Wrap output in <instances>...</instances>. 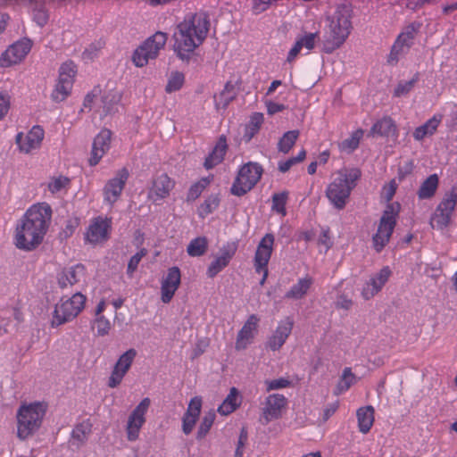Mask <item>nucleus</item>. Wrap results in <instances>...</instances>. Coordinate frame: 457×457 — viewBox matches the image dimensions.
<instances>
[{
	"instance_id": "37",
	"label": "nucleus",
	"mask_w": 457,
	"mask_h": 457,
	"mask_svg": "<svg viewBox=\"0 0 457 457\" xmlns=\"http://www.w3.org/2000/svg\"><path fill=\"white\" fill-rule=\"evenodd\" d=\"M238 92L237 81L233 83L228 81L224 87L223 91L220 95V100L223 108H226L231 101H233Z\"/></svg>"
},
{
	"instance_id": "19",
	"label": "nucleus",
	"mask_w": 457,
	"mask_h": 457,
	"mask_svg": "<svg viewBox=\"0 0 457 457\" xmlns=\"http://www.w3.org/2000/svg\"><path fill=\"white\" fill-rule=\"evenodd\" d=\"M259 320V318L255 314L249 316L242 328L237 333L235 346L237 350L245 349L251 343V340L254 337V332L257 330Z\"/></svg>"
},
{
	"instance_id": "42",
	"label": "nucleus",
	"mask_w": 457,
	"mask_h": 457,
	"mask_svg": "<svg viewBox=\"0 0 457 457\" xmlns=\"http://www.w3.org/2000/svg\"><path fill=\"white\" fill-rule=\"evenodd\" d=\"M185 81V77L182 72L179 71H173L171 72L168 83L165 87V91L167 93H172L175 91L179 90Z\"/></svg>"
},
{
	"instance_id": "38",
	"label": "nucleus",
	"mask_w": 457,
	"mask_h": 457,
	"mask_svg": "<svg viewBox=\"0 0 457 457\" xmlns=\"http://www.w3.org/2000/svg\"><path fill=\"white\" fill-rule=\"evenodd\" d=\"M215 412L213 411H210L203 417L200 426L197 430L196 439L201 440L209 433L214 420H215Z\"/></svg>"
},
{
	"instance_id": "44",
	"label": "nucleus",
	"mask_w": 457,
	"mask_h": 457,
	"mask_svg": "<svg viewBox=\"0 0 457 457\" xmlns=\"http://www.w3.org/2000/svg\"><path fill=\"white\" fill-rule=\"evenodd\" d=\"M287 197H288V193L287 191L274 194L272 195V206H271L272 210L277 212L278 213H281V214L285 215Z\"/></svg>"
},
{
	"instance_id": "61",
	"label": "nucleus",
	"mask_w": 457,
	"mask_h": 457,
	"mask_svg": "<svg viewBox=\"0 0 457 457\" xmlns=\"http://www.w3.org/2000/svg\"><path fill=\"white\" fill-rule=\"evenodd\" d=\"M97 45H98V46H96L93 44V45H91V46H89V48H87V49L83 52V54H82L83 58H84V59H87V60H92V59L94 58V56H95V54H96V51L102 47V46H101V43H100V42H98V43H97Z\"/></svg>"
},
{
	"instance_id": "6",
	"label": "nucleus",
	"mask_w": 457,
	"mask_h": 457,
	"mask_svg": "<svg viewBox=\"0 0 457 457\" xmlns=\"http://www.w3.org/2000/svg\"><path fill=\"white\" fill-rule=\"evenodd\" d=\"M262 172V167L257 162H249L244 164L238 170L230 193L237 196L245 195L257 184Z\"/></svg>"
},
{
	"instance_id": "45",
	"label": "nucleus",
	"mask_w": 457,
	"mask_h": 457,
	"mask_svg": "<svg viewBox=\"0 0 457 457\" xmlns=\"http://www.w3.org/2000/svg\"><path fill=\"white\" fill-rule=\"evenodd\" d=\"M390 274V269L388 267H384L375 277L370 278L371 286L374 287L375 291H379L382 288L387 281Z\"/></svg>"
},
{
	"instance_id": "49",
	"label": "nucleus",
	"mask_w": 457,
	"mask_h": 457,
	"mask_svg": "<svg viewBox=\"0 0 457 457\" xmlns=\"http://www.w3.org/2000/svg\"><path fill=\"white\" fill-rule=\"evenodd\" d=\"M95 325L96 327L97 335L104 337L107 335L111 329V322L104 316H100L96 319Z\"/></svg>"
},
{
	"instance_id": "48",
	"label": "nucleus",
	"mask_w": 457,
	"mask_h": 457,
	"mask_svg": "<svg viewBox=\"0 0 457 457\" xmlns=\"http://www.w3.org/2000/svg\"><path fill=\"white\" fill-rule=\"evenodd\" d=\"M76 73V65L71 61L62 63L59 70L60 78L63 77V79H65V77H67V79H70L72 82H74Z\"/></svg>"
},
{
	"instance_id": "2",
	"label": "nucleus",
	"mask_w": 457,
	"mask_h": 457,
	"mask_svg": "<svg viewBox=\"0 0 457 457\" xmlns=\"http://www.w3.org/2000/svg\"><path fill=\"white\" fill-rule=\"evenodd\" d=\"M210 27L206 14H194L188 21L185 20L177 26L173 34V48L181 60L188 61L190 54L205 39Z\"/></svg>"
},
{
	"instance_id": "62",
	"label": "nucleus",
	"mask_w": 457,
	"mask_h": 457,
	"mask_svg": "<svg viewBox=\"0 0 457 457\" xmlns=\"http://www.w3.org/2000/svg\"><path fill=\"white\" fill-rule=\"evenodd\" d=\"M97 45H98V46H96L93 44V45H91V46H89V48H87V49L83 52V54H82L83 58H84V59H87V60H92V59L94 58V56H95V54H96V51L102 47V46H101V43H100V42H98V43H97Z\"/></svg>"
},
{
	"instance_id": "28",
	"label": "nucleus",
	"mask_w": 457,
	"mask_h": 457,
	"mask_svg": "<svg viewBox=\"0 0 457 457\" xmlns=\"http://www.w3.org/2000/svg\"><path fill=\"white\" fill-rule=\"evenodd\" d=\"M92 433V423L89 420H83L77 424L71 432L72 445L79 448L87 441Z\"/></svg>"
},
{
	"instance_id": "14",
	"label": "nucleus",
	"mask_w": 457,
	"mask_h": 457,
	"mask_svg": "<svg viewBox=\"0 0 457 457\" xmlns=\"http://www.w3.org/2000/svg\"><path fill=\"white\" fill-rule=\"evenodd\" d=\"M286 404L287 398L283 395L273 394L269 395L266 398L265 406L262 408V423L266 425L271 420L278 419Z\"/></svg>"
},
{
	"instance_id": "4",
	"label": "nucleus",
	"mask_w": 457,
	"mask_h": 457,
	"mask_svg": "<svg viewBox=\"0 0 457 457\" xmlns=\"http://www.w3.org/2000/svg\"><path fill=\"white\" fill-rule=\"evenodd\" d=\"M351 21L346 11H337L330 19L328 31L326 32L323 51L331 54L339 48L350 33Z\"/></svg>"
},
{
	"instance_id": "59",
	"label": "nucleus",
	"mask_w": 457,
	"mask_h": 457,
	"mask_svg": "<svg viewBox=\"0 0 457 457\" xmlns=\"http://www.w3.org/2000/svg\"><path fill=\"white\" fill-rule=\"evenodd\" d=\"M404 51H402L395 44L392 46L390 54L387 59V62L390 64H395L398 62L399 55L403 54Z\"/></svg>"
},
{
	"instance_id": "9",
	"label": "nucleus",
	"mask_w": 457,
	"mask_h": 457,
	"mask_svg": "<svg viewBox=\"0 0 457 457\" xmlns=\"http://www.w3.org/2000/svg\"><path fill=\"white\" fill-rule=\"evenodd\" d=\"M456 203L457 189L453 187L450 192L445 194L444 199L436 207L433 220L438 229H443L449 225Z\"/></svg>"
},
{
	"instance_id": "53",
	"label": "nucleus",
	"mask_w": 457,
	"mask_h": 457,
	"mask_svg": "<svg viewBox=\"0 0 457 457\" xmlns=\"http://www.w3.org/2000/svg\"><path fill=\"white\" fill-rule=\"evenodd\" d=\"M318 37V33H309L297 40L300 43L302 48L305 47L308 50H312L315 45V39Z\"/></svg>"
},
{
	"instance_id": "27",
	"label": "nucleus",
	"mask_w": 457,
	"mask_h": 457,
	"mask_svg": "<svg viewBox=\"0 0 457 457\" xmlns=\"http://www.w3.org/2000/svg\"><path fill=\"white\" fill-rule=\"evenodd\" d=\"M84 271V266L82 264H77L75 266L64 269L58 275V284L60 287L64 288L67 286H72L79 282V275Z\"/></svg>"
},
{
	"instance_id": "12",
	"label": "nucleus",
	"mask_w": 457,
	"mask_h": 457,
	"mask_svg": "<svg viewBox=\"0 0 457 457\" xmlns=\"http://www.w3.org/2000/svg\"><path fill=\"white\" fill-rule=\"evenodd\" d=\"M32 42L29 38H23L12 44L9 48L2 54L0 58V65L9 67L21 62L30 51Z\"/></svg>"
},
{
	"instance_id": "13",
	"label": "nucleus",
	"mask_w": 457,
	"mask_h": 457,
	"mask_svg": "<svg viewBox=\"0 0 457 457\" xmlns=\"http://www.w3.org/2000/svg\"><path fill=\"white\" fill-rule=\"evenodd\" d=\"M150 403L149 398H144L129 415L127 425L128 439L129 441L137 438L139 429L145 423V414L150 406Z\"/></svg>"
},
{
	"instance_id": "17",
	"label": "nucleus",
	"mask_w": 457,
	"mask_h": 457,
	"mask_svg": "<svg viewBox=\"0 0 457 457\" xmlns=\"http://www.w3.org/2000/svg\"><path fill=\"white\" fill-rule=\"evenodd\" d=\"M111 130L104 129L94 138L91 157L89 159V164L91 166L96 165L103 157V155L109 149L111 144Z\"/></svg>"
},
{
	"instance_id": "39",
	"label": "nucleus",
	"mask_w": 457,
	"mask_h": 457,
	"mask_svg": "<svg viewBox=\"0 0 457 457\" xmlns=\"http://www.w3.org/2000/svg\"><path fill=\"white\" fill-rule=\"evenodd\" d=\"M220 204V198L217 195H211L205 201L200 205L198 209V214L200 217L204 218L208 214L215 211Z\"/></svg>"
},
{
	"instance_id": "29",
	"label": "nucleus",
	"mask_w": 457,
	"mask_h": 457,
	"mask_svg": "<svg viewBox=\"0 0 457 457\" xmlns=\"http://www.w3.org/2000/svg\"><path fill=\"white\" fill-rule=\"evenodd\" d=\"M356 415L360 432L367 434L374 423V408L371 405L361 407Z\"/></svg>"
},
{
	"instance_id": "23",
	"label": "nucleus",
	"mask_w": 457,
	"mask_h": 457,
	"mask_svg": "<svg viewBox=\"0 0 457 457\" xmlns=\"http://www.w3.org/2000/svg\"><path fill=\"white\" fill-rule=\"evenodd\" d=\"M173 187L174 182L168 177V175L161 174L156 177L153 182V186L149 191V198L154 202L162 200L169 195Z\"/></svg>"
},
{
	"instance_id": "30",
	"label": "nucleus",
	"mask_w": 457,
	"mask_h": 457,
	"mask_svg": "<svg viewBox=\"0 0 457 457\" xmlns=\"http://www.w3.org/2000/svg\"><path fill=\"white\" fill-rule=\"evenodd\" d=\"M439 183L436 174L428 176L420 185L418 190V197L420 199H429L434 196Z\"/></svg>"
},
{
	"instance_id": "63",
	"label": "nucleus",
	"mask_w": 457,
	"mask_h": 457,
	"mask_svg": "<svg viewBox=\"0 0 457 457\" xmlns=\"http://www.w3.org/2000/svg\"><path fill=\"white\" fill-rule=\"evenodd\" d=\"M247 440H248V431L245 427H243L239 433L237 447L243 449L245 447V444L247 443Z\"/></svg>"
},
{
	"instance_id": "51",
	"label": "nucleus",
	"mask_w": 457,
	"mask_h": 457,
	"mask_svg": "<svg viewBox=\"0 0 457 457\" xmlns=\"http://www.w3.org/2000/svg\"><path fill=\"white\" fill-rule=\"evenodd\" d=\"M70 183V179L63 176L55 178L52 182L49 183L48 188L52 193H57L64 188Z\"/></svg>"
},
{
	"instance_id": "11",
	"label": "nucleus",
	"mask_w": 457,
	"mask_h": 457,
	"mask_svg": "<svg viewBox=\"0 0 457 457\" xmlns=\"http://www.w3.org/2000/svg\"><path fill=\"white\" fill-rule=\"evenodd\" d=\"M136 356L137 351L134 348H130L119 357L108 380V386L111 388H115L120 384Z\"/></svg>"
},
{
	"instance_id": "8",
	"label": "nucleus",
	"mask_w": 457,
	"mask_h": 457,
	"mask_svg": "<svg viewBox=\"0 0 457 457\" xmlns=\"http://www.w3.org/2000/svg\"><path fill=\"white\" fill-rule=\"evenodd\" d=\"M166 40V33L161 31L147 38L133 54L132 61L135 65L143 67L147 64L150 59L156 58L159 50L164 46Z\"/></svg>"
},
{
	"instance_id": "56",
	"label": "nucleus",
	"mask_w": 457,
	"mask_h": 457,
	"mask_svg": "<svg viewBox=\"0 0 457 457\" xmlns=\"http://www.w3.org/2000/svg\"><path fill=\"white\" fill-rule=\"evenodd\" d=\"M413 44V41L401 33L396 38L395 45L397 46L402 51L408 50Z\"/></svg>"
},
{
	"instance_id": "5",
	"label": "nucleus",
	"mask_w": 457,
	"mask_h": 457,
	"mask_svg": "<svg viewBox=\"0 0 457 457\" xmlns=\"http://www.w3.org/2000/svg\"><path fill=\"white\" fill-rule=\"evenodd\" d=\"M401 205L397 202L386 204L380 218L376 234L372 237L373 246L376 252L379 253L389 242L396 225V218L399 214Z\"/></svg>"
},
{
	"instance_id": "33",
	"label": "nucleus",
	"mask_w": 457,
	"mask_h": 457,
	"mask_svg": "<svg viewBox=\"0 0 457 457\" xmlns=\"http://www.w3.org/2000/svg\"><path fill=\"white\" fill-rule=\"evenodd\" d=\"M120 101L119 92L109 91L102 97L103 112L104 115L112 114L118 111V104Z\"/></svg>"
},
{
	"instance_id": "43",
	"label": "nucleus",
	"mask_w": 457,
	"mask_h": 457,
	"mask_svg": "<svg viewBox=\"0 0 457 457\" xmlns=\"http://www.w3.org/2000/svg\"><path fill=\"white\" fill-rule=\"evenodd\" d=\"M419 79V75L415 74L413 78L408 81H400L394 90V96L401 97L409 94Z\"/></svg>"
},
{
	"instance_id": "16",
	"label": "nucleus",
	"mask_w": 457,
	"mask_h": 457,
	"mask_svg": "<svg viewBox=\"0 0 457 457\" xmlns=\"http://www.w3.org/2000/svg\"><path fill=\"white\" fill-rule=\"evenodd\" d=\"M129 178V171L126 168L120 170L116 176L111 179L104 187L105 200L112 204L121 194Z\"/></svg>"
},
{
	"instance_id": "50",
	"label": "nucleus",
	"mask_w": 457,
	"mask_h": 457,
	"mask_svg": "<svg viewBox=\"0 0 457 457\" xmlns=\"http://www.w3.org/2000/svg\"><path fill=\"white\" fill-rule=\"evenodd\" d=\"M202 408V398L199 396H195L189 402L187 411L185 413L191 414L196 418H199Z\"/></svg>"
},
{
	"instance_id": "15",
	"label": "nucleus",
	"mask_w": 457,
	"mask_h": 457,
	"mask_svg": "<svg viewBox=\"0 0 457 457\" xmlns=\"http://www.w3.org/2000/svg\"><path fill=\"white\" fill-rule=\"evenodd\" d=\"M273 244L274 236L270 233L266 234L260 241L254 255V268L256 272L261 273L263 269L267 268L272 253Z\"/></svg>"
},
{
	"instance_id": "47",
	"label": "nucleus",
	"mask_w": 457,
	"mask_h": 457,
	"mask_svg": "<svg viewBox=\"0 0 457 457\" xmlns=\"http://www.w3.org/2000/svg\"><path fill=\"white\" fill-rule=\"evenodd\" d=\"M147 253V250L142 248L140 251L132 255L128 263L127 273L131 277L135 270L137 269L139 262L142 258L145 256Z\"/></svg>"
},
{
	"instance_id": "25",
	"label": "nucleus",
	"mask_w": 457,
	"mask_h": 457,
	"mask_svg": "<svg viewBox=\"0 0 457 457\" xmlns=\"http://www.w3.org/2000/svg\"><path fill=\"white\" fill-rule=\"evenodd\" d=\"M227 148H228V145H227L226 137L224 135H221L219 137L212 151L205 158V161L204 163V167L207 170H210V169H212L217 164L220 163L224 159V155L226 154Z\"/></svg>"
},
{
	"instance_id": "10",
	"label": "nucleus",
	"mask_w": 457,
	"mask_h": 457,
	"mask_svg": "<svg viewBox=\"0 0 457 457\" xmlns=\"http://www.w3.org/2000/svg\"><path fill=\"white\" fill-rule=\"evenodd\" d=\"M351 187L344 179L336 178L327 187L326 196L337 210H343L351 195Z\"/></svg>"
},
{
	"instance_id": "64",
	"label": "nucleus",
	"mask_w": 457,
	"mask_h": 457,
	"mask_svg": "<svg viewBox=\"0 0 457 457\" xmlns=\"http://www.w3.org/2000/svg\"><path fill=\"white\" fill-rule=\"evenodd\" d=\"M341 379L343 380V383L349 382L351 386L354 383L355 376L352 373L350 368H345Z\"/></svg>"
},
{
	"instance_id": "32",
	"label": "nucleus",
	"mask_w": 457,
	"mask_h": 457,
	"mask_svg": "<svg viewBox=\"0 0 457 457\" xmlns=\"http://www.w3.org/2000/svg\"><path fill=\"white\" fill-rule=\"evenodd\" d=\"M73 82L65 77V79L60 78L58 82L52 92L51 97L54 102H62L70 95L72 88Z\"/></svg>"
},
{
	"instance_id": "55",
	"label": "nucleus",
	"mask_w": 457,
	"mask_h": 457,
	"mask_svg": "<svg viewBox=\"0 0 457 457\" xmlns=\"http://www.w3.org/2000/svg\"><path fill=\"white\" fill-rule=\"evenodd\" d=\"M10 108V96L5 93H0V120L8 112Z\"/></svg>"
},
{
	"instance_id": "34",
	"label": "nucleus",
	"mask_w": 457,
	"mask_h": 457,
	"mask_svg": "<svg viewBox=\"0 0 457 457\" xmlns=\"http://www.w3.org/2000/svg\"><path fill=\"white\" fill-rule=\"evenodd\" d=\"M208 248V241L205 237H198L190 241L187 245V252L192 257H199L204 255Z\"/></svg>"
},
{
	"instance_id": "52",
	"label": "nucleus",
	"mask_w": 457,
	"mask_h": 457,
	"mask_svg": "<svg viewBox=\"0 0 457 457\" xmlns=\"http://www.w3.org/2000/svg\"><path fill=\"white\" fill-rule=\"evenodd\" d=\"M197 420L198 418L191 414L184 413L182 418V431L185 435H189L192 432Z\"/></svg>"
},
{
	"instance_id": "54",
	"label": "nucleus",
	"mask_w": 457,
	"mask_h": 457,
	"mask_svg": "<svg viewBox=\"0 0 457 457\" xmlns=\"http://www.w3.org/2000/svg\"><path fill=\"white\" fill-rule=\"evenodd\" d=\"M290 385V381L284 378H279L267 382V390H277L286 388Z\"/></svg>"
},
{
	"instance_id": "1",
	"label": "nucleus",
	"mask_w": 457,
	"mask_h": 457,
	"mask_svg": "<svg viewBox=\"0 0 457 457\" xmlns=\"http://www.w3.org/2000/svg\"><path fill=\"white\" fill-rule=\"evenodd\" d=\"M51 215L52 210L47 204L29 208L16 227V246L26 251L35 249L46 233Z\"/></svg>"
},
{
	"instance_id": "46",
	"label": "nucleus",
	"mask_w": 457,
	"mask_h": 457,
	"mask_svg": "<svg viewBox=\"0 0 457 457\" xmlns=\"http://www.w3.org/2000/svg\"><path fill=\"white\" fill-rule=\"evenodd\" d=\"M209 181L206 179H203L202 180L193 184L187 192V201L193 202L195 199H197L201 195L202 192L206 187Z\"/></svg>"
},
{
	"instance_id": "40",
	"label": "nucleus",
	"mask_w": 457,
	"mask_h": 457,
	"mask_svg": "<svg viewBox=\"0 0 457 457\" xmlns=\"http://www.w3.org/2000/svg\"><path fill=\"white\" fill-rule=\"evenodd\" d=\"M362 136H363V130L362 129H360L355 130L349 138L345 139L340 144V148L343 151H346L348 153H352L356 148H358L359 144H360V140L362 137Z\"/></svg>"
},
{
	"instance_id": "18",
	"label": "nucleus",
	"mask_w": 457,
	"mask_h": 457,
	"mask_svg": "<svg viewBox=\"0 0 457 457\" xmlns=\"http://www.w3.org/2000/svg\"><path fill=\"white\" fill-rule=\"evenodd\" d=\"M180 270L178 267L174 266L168 270L167 276L162 282L161 292L162 301L168 303L171 301L175 292L180 284Z\"/></svg>"
},
{
	"instance_id": "36",
	"label": "nucleus",
	"mask_w": 457,
	"mask_h": 457,
	"mask_svg": "<svg viewBox=\"0 0 457 457\" xmlns=\"http://www.w3.org/2000/svg\"><path fill=\"white\" fill-rule=\"evenodd\" d=\"M312 284L310 278H301L295 284L291 289L286 294L287 298L301 299L308 291Z\"/></svg>"
},
{
	"instance_id": "21",
	"label": "nucleus",
	"mask_w": 457,
	"mask_h": 457,
	"mask_svg": "<svg viewBox=\"0 0 457 457\" xmlns=\"http://www.w3.org/2000/svg\"><path fill=\"white\" fill-rule=\"evenodd\" d=\"M293 325V320H291L289 318L281 320L272 336L270 337L267 342V346L271 351L278 350L285 344L287 338L291 334Z\"/></svg>"
},
{
	"instance_id": "31",
	"label": "nucleus",
	"mask_w": 457,
	"mask_h": 457,
	"mask_svg": "<svg viewBox=\"0 0 457 457\" xmlns=\"http://www.w3.org/2000/svg\"><path fill=\"white\" fill-rule=\"evenodd\" d=\"M396 130L395 122L390 117H385L378 120L370 129L371 135L380 137H390Z\"/></svg>"
},
{
	"instance_id": "57",
	"label": "nucleus",
	"mask_w": 457,
	"mask_h": 457,
	"mask_svg": "<svg viewBox=\"0 0 457 457\" xmlns=\"http://www.w3.org/2000/svg\"><path fill=\"white\" fill-rule=\"evenodd\" d=\"M238 405L239 403H228V402L223 401L218 407V412L221 415H228L233 412Z\"/></svg>"
},
{
	"instance_id": "26",
	"label": "nucleus",
	"mask_w": 457,
	"mask_h": 457,
	"mask_svg": "<svg viewBox=\"0 0 457 457\" xmlns=\"http://www.w3.org/2000/svg\"><path fill=\"white\" fill-rule=\"evenodd\" d=\"M443 119L442 114H435L428 120L423 125L417 127L413 131V137L417 141L423 140L426 137L433 136Z\"/></svg>"
},
{
	"instance_id": "58",
	"label": "nucleus",
	"mask_w": 457,
	"mask_h": 457,
	"mask_svg": "<svg viewBox=\"0 0 457 457\" xmlns=\"http://www.w3.org/2000/svg\"><path fill=\"white\" fill-rule=\"evenodd\" d=\"M267 112L270 115H273L277 112H282L286 109V106L282 104L274 103L269 101L266 103Z\"/></svg>"
},
{
	"instance_id": "22",
	"label": "nucleus",
	"mask_w": 457,
	"mask_h": 457,
	"mask_svg": "<svg viewBox=\"0 0 457 457\" xmlns=\"http://www.w3.org/2000/svg\"><path fill=\"white\" fill-rule=\"evenodd\" d=\"M44 138V130L40 126H34L23 138L22 133L16 136V143L21 151L29 153L39 146Z\"/></svg>"
},
{
	"instance_id": "41",
	"label": "nucleus",
	"mask_w": 457,
	"mask_h": 457,
	"mask_svg": "<svg viewBox=\"0 0 457 457\" xmlns=\"http://www.w3.org/2000/svg\"><path fill=\"white\" fill-rule=\"evenodd\" d=\"M361 171L358 168L346 170L345 172L340 171L337 179H344L346 186L351 187V191L355 187L357 180L361 178Z\"/></svg>"
},
{
	"instance_id": "35",
	"label": "nucleus",
	"mask_w": 457,
	"mask_h": 457,
	"mask_svg": "<svg viewBox=\"0 0 457 457\" xmlns=\"http://www.w3.org/2000/svg\"><path fill=\"white\" fill-rule=\"evenodd\" d=\"M299 135L300 132L297 129L286 132L278 143V152L287 154L295 144Z\"/></svg>"
},
{
	"instance_id": "7",
	"label": "nucleus",
	"mask_w": 457,
	"mask_h": 457,
	"mask_svg": "<svg viewBox=\"0 0 457 457\" xmlns=\"http://www.w3.org/2000/svg\"><path fill=\"white\" fill-rule=\"evenodd\" d=\"M85 303L86 296L77 292L71 298L57 303L53 314L52 326L58 327L76 318L83 310Z\"/></svg>"
},
{
	"instance_id": "3",
	"label": "nucleus",
	"mask_w": 457,
	"mask_h": 457,
	"mask_svg": "<svg viewBox=\"0 0 457 457\" xmlns=\"http://www.w3.org/2000/svg\"><path fill=\"white\" fill-rule=\"evenodd\" d=\"M46 411V405L36 402L21 405L17 411V436L25 440L34 435L41 427Z\"/></svg>"
},
{
	"instance_id": "24",
	"label": "nucleus",
	"mask_w": 457,
	"mask_h": 457,
	"mask_svg": "<svg viewBox=\"0 0 457 457\" xmlns=\"http://www.w3.org/2000/svg\"><path fill=\"white\" fill-rule=\"evenodd\" d=\"M110 221L105 219H96L93 224L89 226L87 233V238L90 243H99L108 238V229Z\"/></svg>"
},
{
	"instance_id": "20",
	"label": "nucleus",
	"mask_w": 457,
	"mask_h": 457,
	"mask_svg": "<svg viewBox=\"0 0 457 457\" xmlns=\"http://www.w3.org/2000/svg\"><path fill=\"white\" fill-rule=\"evenodd\" d=\"M236 251L237 245L234 243L224 245L220 249L221 255L213 260L209 265L207 269V276L212 278L225 267H227L230 260L234 256Z\"/></svg>"
},
{
	"instance_id": "60",
	"label": "nucleus",
	"mask_w": 457,
	"mask_h": 457,
	"mask_svg": "<svg viewBox=\"0 0 457 457\" xmlns=\"http://www.w3.org/2000/svg\"><path fill=\"white\" fill-rule=\"evenodd\" d=\"M263 116L262 113L256 112L254 113L250 120L249 127L252 130L258 131L260 129V125L262 122Z\"/></svg>"
}]
</instances>
